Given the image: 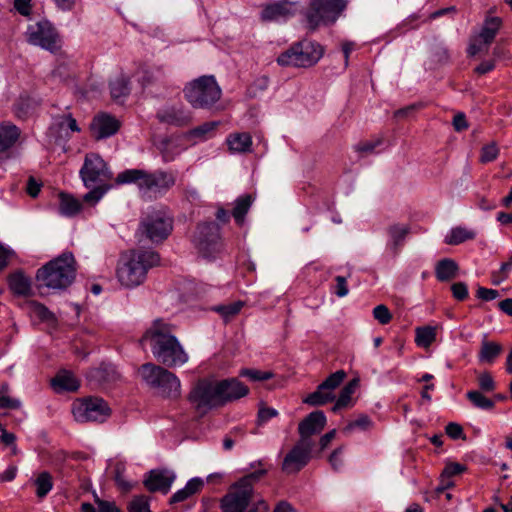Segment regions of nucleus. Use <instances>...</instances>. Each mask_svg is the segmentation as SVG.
<instances>
[{"label":"nucleus","mask_w":512,"mask_h":512,"mask_svg":"<svg viewBox=\"0 0 512 512\" xmlns=\"http://www.w3.org/2000/svg\"><path fill=\"white\" fill-rule=\"evenodd\" d=\"M143 339L150 340L153 355L165 366L183 365L188 360V355L173 335V327L161 319L153 322Z\"/></svg>","instance_id":"nucleus-1"},{"label":"nucleus","mask_w":512,"mask_h":512,"mask_svg":"<svg viewBox=\"0 0 512 512\" xmlns=\"http://www.w3.org/2000/svg\"><path fill=\"white\" fill-rule=\"evenodd\" d=\"M159 255L151 250L133 249L121 254L116 275L121 285L132 288L139 286L146 279L150 268L158 265Z\"/></svg>","instance_id":"nucleus-2"},{"label":"nucleus","mask_w":512,"mask_h":512,"mask_svg":"<svg viewBox=\"0 0 512 512\" xmlns=\"http://www.w3.org/2000/svg\"><path fill=\"white\" fill-rule=\"evenodd\" d=\"M79 174L84 186L91 189L83 196V201L86 203H97L112 188L109 182L113 179V173L102 157L96 153L85 156Z\"/></svg>","instance_id":"nucleus-3"},{"label":"nucleus","mask_w":512,"mask_h":512,"mask_svg":"<svg viewBox=\"0 0 512 512\" xmlns=\"http://www.w3.org/2000/svg\"><path fill=\"white\" fill-rule=\"evenodd\" d=\"M116 184L135 183L140 189L164 195L176 183V173L173 171L156 170L146 172L140 169H128L119 173Z\"/></svg>","instance_id":"nucleus-4"},{"label":"nucleus","mask_w":512,"mask_h":512,"mask_svg":"<svg viewBox=\"0 0 512 512\" xmlns=\"http://www.w3.org/2000/svg\"><path fill=\"white\" fill-rule=\"evenodd\" d=\"M75 259L71 253H63L38 269L36 278L40 285L52 289H65L75 279Z\"/></svg>","instance_id":"nucleus-5"},{"label":"nucleus","mask_w":512,"mask_h":512,"mask_svg":"<svg viewBox=\"0 0 512 512\" xmlns=\"http://www.w3.org/2000/svg\"><path fill=\"white\" fill-rule=\"evenodd\" d=\"M266 473L265 469L256 470L239 480L229 492L221 499L222 512H250L255 509L252 503L253 484Z\"/></svg>","instance_id":"nucleus-6"},{"label":"nucleus","mask_w":512,"mask_h":512,"mask_svg":"<svg viewBox=\"0 0 512 512\" xmlns=\"http://www.w3.org/2000/svg\"><path fill=\"white\" fill-rule=\"evenodd\" d=\"M183 94L193 108L211 109L220 100L222 90L214 76L204 75L188 82Z\"/></svg>","instance_id":"nucleus-7"},{"label":"nucleus","mask_w":512,"mask_h":512,"mask_svg":"<svg viewBox=\"0 0 512 512\" xmlns=\"http://www.w3.org/2000/svg\"><path fill=\"white\" fill-rule=\"evenodd\" d=\"M324 48L319 43L304 39L280 54L277 62L281 66L311 67L323 56Z\"/></svg>","instance_id":"nucleus-8"},{"label":"nucleus","mask_w":512,"mask_h":512,"mask_svg":"<svg viewBox=\"0 0 512 512\" xmlns=\"http://www.w3.org/2000/svg\"><path fill=\"white\" fill-rule=\"evenodd\" d=\"M139 373L151 387L157 388L168 397H176L180 392V381L175 374L152 363L143 364Z\"/></svg>","instance_id":"nucleus-9"},{"label":"nucleus","mask_w":512,"mask_h":512,"mask_svg":"<svg viewBox=\"0 0 512 512\" xmlns=\"http://www.w3.org/2000/svg\"><path fill=\"white\" fill-rule=\"evenodd\" d=\"M345 8V0H311L306 13L309 29L314 31L321 24L335 22Z\"/></svg>","instance_id":"nucleus-10"},{"label":"nucleus","mask_w":512,"mask_h":512,"mask_svg":"<svg viewBox=\"0 0 512 512\" xmlns=\"http://www.w3.org/2000/svg\"><path fill=\"white\" fill-rule=\"evenodd\" d=\"M25 35L29 44L39 46L52 53L57 52L61 48L62 40L58 31L46 19L29 24Z\"/></svg>","instance_id":"nucleus-11"},{"label":"nucleus","mask_w":512,"mask_h":512,"mask_svg":"<svg viewBox=\"0 0 512 512\" xmlns=\"http://www.w3.org/2000/svg\"><path fill=\"white\" fill-rule=\"evenodd\" d=\"M218 380L200 379L189 394L190 402L198 410L207 411L222 406Z\"/></svg>","instance_id":"nucleus-12"},{"label":"nucleus","mask_w":512,"mask_h":512,"mask_svg":"<svg viewBox=\"0 0 512 512\" xmlns=\"http://www.w3.org/2000/svg\"><path fill=\"white\" fill-rule=\"evenodd\" d=\"M192 242L202 256H214L221 249L219 226L214 222L198 224L193 233Z\"/></svg>","instance_id":"nucleus-13"},{"label":"nucleus","mask_w":512,"mask_h":512,"mask_svg":"<svg viewBox=\"0 0 512 512\" xmlns=\"http://www.w3.org/2000/svg\"><path fill=\"white\" fill-rule=\"evenodd\" d=\"M72 412L79 422H103L110 416L111 410L102 398L88 397L74 402Z\"/></svg>","instance_id":"nucleus-14"},{"label":"nucleus","mask_w":512,"mask_h":512,"mask_svg":"<svg viewBox=\"0 0 512 512\" xmlns=\"http://www.w3.org/2000/svg\"><path fill=\"white\" fill-rule=\"evenodd\" d=\"M345 377L346 373L343 370L332 373L317 387L316 391L304 399V403L311 406H321L333 401L335 398L334 391L340 386Z\"/></svg>","instance_id":"nucleus-15"},{"label":"nucleus","mask_w":512,"mask_h":512,"mask_svg":"<svg viewBox=\"0 0 512 512\" xmlns=\"http://www.w3.org/2000/svg\"><path fill=\"white\" fill-rule=\"evenodd\" d=\"M141 228L152 242H159L171 233L172 219L161 212H155L142 221Z\"/></svg>","instance_id":"nucleus-16"},{"label":"nucleus","mask_w":512,"mask_h":512,"mask_svg":"<svg viewBox=\"0 0 512 512\" xmlns=\"http://www.w3.org/2000/svg\"><path fill=\"white\" fill-rule=\"evenodd\" d=\"M311 451L312 441L299 440L285 456L282 470L287 474L299 472L310 461Z\"/></svg>","instance_id":"nucleus-17"},{"label":"nucleus","mask_w":512,"mask_h":512,"mask_svg":"<svg viewBox=\"0 0 512 512\" xmlns=\"http://www.w3.org/2000/svg\"><path fill=\"white\" fill-rule=\"evenodd\" d=\"M159 122L176 127L188 125L192 120L191 112L181 103L165 106L157 111Z\"/></svg>","instance_id":"nucleus-18"},{"label":"nucleus","mask_w":512,"mask_h":512,"mask_svg":"<svg viewBox=\"0 0 512 512\" xmlns=\"http://www.w3.org/2000/svg\"><path fill=\"white\" fill-rule=\"evenodd\" d=\"M326 422L327 419L323 411L311 412L299 423L300 441H311L310 437L320 433L324 429Z\"/></svg>","instance_id":"nucleus-19"},{"label":"nucleus","mask_w":512,"mask_h":512,"mask_svg":"<svg viewBox=\"0 0 512 512\" xmlns=\"http://www.w3.org/2000/svg\"><path fill=\"white\" fill-rule=\"evenodd\" d=\"M295 4L288 0L267 4L261 12L263 21H282L286 20L295 13Z\"/></svg>","instance_id":"nucleus-20"},{"label":"nucleus","mask_w":512,"mask_h":512,"mask_svg":"<svg viewBox=\"0 0 512 512\" xmlns=\"http://www.w3.org/2000/svg\"><path fill=\"white\" fill-rule=\"evenodd\" d=\"M222 406L228 402L245 397L249 393V388L237 378H228L218 381Z\"/></svg>","instance_id":"nucleus-21"},{"label":"nucleus","mask_w":512,"mask_h":512,"mask_svg":"<svg viewBox=\"0 0 512 512\" xmlns=\"http://www.w3.org/2000/svg\"><path fill=\"white\" fill-rule=\"evenodd\" d=\"M120 128V122L108 114H100L93 119L92 132L96 139H103L114 135Z\"/></svg>","instance_id":"nucleus-22"},{"label":"nucleus","mask_w":512,"mask_h":512,"mask_svg":"<svg viewBox=\"0 0 512 512\" xmlns=\"http://www.w3.org/2000/svg\"><path fill=\"white\" fill-rule=\"evenodd\" d=\"M174 479L175 476L166 471L152 470L144 480V485L150 492L159 491L166 494L170 490Z\"/></svg>","instance_id":"nucleus-23"},{"label":"nucleus","mask_w":512,"mask_h":512,"mask_svg":"<svg viewBox=\"0 0 512 512\" xmlns=\"http://www.w3.org/2000/svg\"><path fill=\"white\" fill-rule=\"evenodd\" d=\"M409 233V227L406 225L394 224L388 228L389 241L387 249L397 255L404 245V240Z\"/></svg>","instance_id":"nucleus-24"},{"label":"nucleus","mask_w":512,"mask_h":512,"mask_svg":"<svg viewBox=\"0 0 512 512\" xmlns=\"http://www.w3.org/2000/svg\"><path fill=\"white\" fill-rule=\"evenodd\" d=\"M20 136V129L10 123L5 122L0 124V153L10 149L18 140Z\"/></svg>","instance_id":"nucleus-25"},{"label":"nucleus","mask_w":512,"mask_h":512,"mask_svg":"<svg viewBox=\"0 0 512 512\" xmlns=\"http://www.w3.org/2000/svg\"><path fill=\"white\" fill-rule=\"evenodd\" d=\"M458 271V264L450 258L439 260L435 266V275L440 282H448L453 280L457 277Z\"/></svg>","instance_id":"nucleus-26"},{"label":"nucleus","mask_w":512,"mask_h":512,"mask_svg":"<svg viewBox=\"0 0 512 512\" xmlns=\"http://www.w3.org/2000/svg\"><path fill=\"white\" fill-rule=\"evenodd\" d=\"M503 346L494 341L484 340L478 353L480 363L492 365L496 359L502 354Z\"/></svg>","instance_id":"nucleus-27"},{"label":"nucleus","mask_w":512,"mask_h":512,"mask_svg":"<svg viewBox=\"0 0 512 512\" xmlns=\"http://www.w3.org/2000/svg\"><path fill=\"white\" fill-rule=\"evenodd\" d=\"M226 143L230 152L246 153L250 151L252 146V138L251 135L246 132L233 133L227 137Z\"/></svg>","instance_id":"nucleus-28"},{"label":"nucleus","mask_w":512,"mask_h":512,"mask_svg":"<svg viewBox=\"0 0 512 512\" xmlns=\"http://www.w3.org/2000/svg\"><path fill=\"white\" fill-rule=\"evenodd\" d=\"M502 21L499 17H490L486 19L481 32L478 35V40L482 41L485 45H490L501 27Z\"/></svg>","instance_id":"nucleus-29"},{"label":"nucleus","mask_w":512,"mask_h":512,"mask_svg":"<svg viewBox=\"0 0 512 512\" xmlns=\"http://www.w3.org/2000/svg\"><path fill=\"white\" fill-rule=\"evenodd\" d=\"M204 485V482L200 478H192L186 484L183 489L178 490L170 498V503H179L185 501L190 496L198 493Z\"/></svg>","instance_id":"nucleus-30"},{"label":"nucleus","mask_w":512,"mask_h":512,"mask_svg":"<svg viewBox=\"0 0 512 512\" xmlns=\"http://www.w3.org/2000/svg\"><path fill=\"white\" fill-rule=\"evenodd\" d=\"M30 313L33 317L39 319L41 322L46 323L49 327L55 328L57 326V318L45 305L33 301L29 304Z\"/></svg>","instance_id":"nucleus-31"},{"label":"nucleus","mask_w":512,"mask_h":512,"mask_svg":"<svg viewBox=\"0 0 512 512\" xmlns=\"http://www.w3.org/2000/svg\"><path fill=\"white\" fill-rule=\"evenodd\" d=\"M9 287L13 293L26 296L31 291V281L22 272H15L9 276Z\"/></svg>","instance_id":"nucleus-32"},{"label":"nucleus","mask_w":512,"mask_h":512,"mask_svg":"<svg viewBox=\"0 0 512 512\" xmlns=\"http://www.w3.org/2000/svg\"><path fill=\"white\" fill-rule=\"evenodd\" d=\"M79 381L69 371L59 372L52 380V386L66 391H76L79 388Z\"/></svg>","instance_id":"nucleus-33"},{"label":"nucleus","mask_w":512,"mask_h":512,"mask_svg":"<svg viewBox=\"0 0 512 512\" xmlns=\"http://www.w3.org/2000/svg\"><path fill=\"white\" fill-rule=\"evenodd\" d=\"M374 427V422L367 415H359L356 419L347 423L342 429V433L346 436L351 435L355 431H370Z\"/></svg>","instance_id":"nucleus-34"},{"label":"nucleus","mask_w":512,"mask_h":512,"mask_svg":"<svg viewBox=\"0 0 512 512\" xmlns=\"http://www.w3.org/2000/svg\"><path fill=\"white\" fill-rule=\"evenodd\" d=\"M60 204H59V210L62 215L65 216H74L76 215L82 207L81 202L74 198L73 196L65 193H61L59 195Z\"/></svg>","instance_id":"nucleus-35"},{"label":"nucleus","mask_w":512,"mask_h":512,"mask_svg":"<svg viewBox=\"0 0 512 512\" xmlns=\"http://www.w3.org/2000/svg\"><path fill=\"white\" fill-rule=\"evenodd\" d=\"M436 340V327L423 326L415 329V343L421 348H428Z\"/></svg>","instance_id":"nucleus-36"},{"label":"nucleus","mask_w":512,"mask_h":512,"mask_svg":"<svg viewBox=\"0 0 512 512\" xmlns=\"http://www.w3.org/2000/svg\"><path fill=\"white\" fill-rule=\"evenodd\" d=\"M253 199L251 195L245 194L240 196L235 201V206L232 210V216L234 217L237 224H242L244 221V217L249 211Z\"/></svg>","instance_id":"nucleus-37"},{"label":"nucleus","mask_w":512,"mask_h":512,"mask_svg":"<svg viewBox=\"0 0 512 512\" xmlns=\"http://www.w3.org/2000/svg\"><path fill=\"white\" fill-rule=\"evenodd\" d=\"M36 495L38 498H45L53 488V478L49 472L43 471L38 474L34 481Z\"/></svg>","instance_id":"nucleus-38"},{"label":"nucleus","mask_w":512,"mask_h":512,"mask_svg":"<svg viewBox=\"0 0 512 512\" xmlns=\"http://www.w3.org/2000/svg\"><path fill=\"white\" fill-rule=\"evenodd\" d=\"M219 123L215 121L206 122L199 125L188 132V137L197 140H206L211 138L216 131Z\"/></svg>","instance_id":"nucleus-39"},{"label":"nucleus","mask_w":512,"mask_h":512,"mask_svg":"<svg viewBox=\"0 0 512 512\" xmlns=\"http://www.w3.org/2000/svg\"><path fill=\"white\" fill-rule=\"evenodd\" d=\"M111 96L115 100H119L129 94V78L124 74L117 76L110 83Z\"/></svg>","instance_id":"nucleus-40"},{"label":"nucleus","mask_w":512,"mask_h":512,"mask_svg":"<svg viewBox=\"0 0 512 512\" xmlns=\"http://www.w3.org/2000/svg\"><path fill=\"white\" fill-rule=\"evenodd\" d=\"M466 397L471 402V404L476 408L482 410H492L495 407V401L487 398L481 391H468Z\"/></svg>","instance_id":"nucleus-41"},{"label":"nucleus","mask_w":512,"mask_h":512,"mask_svg":"<svg viewBox=\"0 0 512 512\" xmlns=\"http://www.w3.org/2000/svg\"><path fill=\"white\" fill-rule=\"evenodd\" d=\"M475 238V233L473 231L467 230L462 227L453 228L450 234L446 238V243L450 245H458L460 243L465 242L466 240H471Z\"/></svg>","instance_id":"nucleus-42"},{"label":"nucleus","mask_w":512,"mask_h":512,"mask_svg":"<svg viewBox=\"0 0 512 512\" xmlns=\"http://www.w3.org/2000/svg\"><path fill=\"white\" fill-rule=\"evenodd\" d=\"M243 305L244 303L242 301H236L226 305L217 306L214 310L227 321L231 317L237 315L241 311Z\"/></svg>","instance_id":"nucleus-43"},{"label":"nucleus","mask_w":512,"mask_h":512,"mask_svg":"<svg viewBox=\"0 0 512 512\" xmlns=\"http://www.w3.org/2000/svg\"><path fill=\"white\" fill-rule=\"evenodd\" d=\"M160 150L164 162L173 161L175 157L179 155L181 152V149L177 146V144L169 139L161 143Z\"/></svg>","instance_id":"nucleus-44"},{"label":"nucleus","mask_w":512,"mask_h":512,"mask_svg":"<svg viewBox=\"0 0 512 512\" xmlns=\"http://www.w3.org/2000/svg\"><path fill=\"white\" fill-rule=\"evenodd\" d=\"M477 384L479 387L478 391L481 392H493L497 387L492 374L488 371L482 372L477 376Z\"/></svg>","instance_id":"nucleus-45"},{"label":"nucleus","mask_w":512,"mask_h":512,"mask_svg":"<svg viewBox=\"0 0 512 512\" xmlns=\"http://www.w3.org/2000/svg\"><path fill=\"white\" fill-rule=\"evenodd\" d=\"M125 466L122 463H117L114 469V481L117 487L124 493L129 492L133 485L124 479L123 473Z\"/></svg>","instance_id":"nucleus-46"},{"label":"nucleus","mask_w":512,"mask_h":512,"mask_svg":"<svg viewBox=\"0 0 512 512\" xmlns=\"http://www.w3.org/2000/svg\"><path fill=\"white\" fill-rule=\"evenodd\" d=\"M9 386L3 384L0 389V408L1 409H17L20 407V401L8 396Z\"/></svg>","instance_id":"nucleus-47"},{"label":"nucleus","mask_w":512,"mask_h":512,"mask_svg":"<svg viewBox=\"0 0 512 512\" xmlns=\"http://www.w3.org/2000/svg\"><path fill=\"white\" fill-rule=\"evenodd\" d=\"M127 508L128 512H151L148 498L144 495L135 496Z\"/></svg>","instance_id":"nucleus-48"},{"label":"nucleus","mask_w":512,"mask_h":512,"mask_svg":"<svg viewBox=\"0 0 512 512\" xmlns=\"http://www.w3.org/2000/svg\"><path fill=\"white\" fill-rule=\"evenodd\" d=\"M352 394H353V388L350 385L344 387L342 389L336 403L332 407V411L337 412L340 409L350 406Z\"/></svg>","instance_id":"nucleus-49"},{"label":"nucleus","mask_w":512,"mask_h":512,"mask_svg":"<svg viewBox=\"0 0 512 512\" xmlns=\"http://www.w3.org/2000/svg\"><path fill=\"white\" fill-rule=\"evenodd\" d=\"M499 155V148L496 143L492 142L482 147L480 153V162L489 163L494 161Z\"/></svg>","instance_id":"nucleus-50"},{"label":"nucleus","mask_w":512,"mask_h":512,"mask_svg":"<svg viewBox=\"0 0 512 512\" xmlns=\"http://www.w3.org/2000/svg\"><path fill=\"white\" fill-rule=\"evenodd\" d=\"M239 375L242 377H247L251 381H266L272 377L271 372L256 369H242Z\"/></svg>","instance_id":"nucleus-51"},{"label":"nucleus","mask_w":512,"mask_h":512,"mask_svg":"<svg viewBox=\"0 0 512 512\" xmlns=\"http://www.w3.org/2000/svg\"><path fill=\"white\" fill-rule=\"evenodd\" d=\"M373 316L382 325L388 324L392 319V314L388 307L383 304L377 305L373 309Z\"/></svg>","instance_id":"nucleus-52"},{"label":"nucleus","mask_w":512,"mask_h":512,"mask_svg":"<svg viewBox=\"0 0 512 512\" xmlns=\"http://www.w3.org/2000/svg\"><path fill=\"white\" fill-rule=\"evenodd\" d=\"M465 466L456 462L449 463L445 466L441 477L443 478V481L445 479H450L453 476L460 475L465 471Z\"/></svg>","instance_id":"nucleus-53"},{"label":"nucleus","mask_w":512,"mask_h":512,"mask_svg":"<svg viewBox=\"0 0 512 512\" xmlns=\"http://www.w3.org/2000/svg\"><path fill=\"white\" fill-rule=\"evenodd\" d=\"M451 291L453 297L458 301H464L468 298V287L464 282L452 284Z\"/></svg>","instance_id":"nucleus-54"},{"label":"nucleus","mask_w":512,"mask_h":512,"mask_svg":"<svg viewBox=\"0 0 512 512\" xmlns=\"http://www.w3.org/2000/svg\"><path fill=\"white\" fill-rule=\"evenodd\" d=\"M445 431H446V434L451 439H454V440L465 439V434H464L463 428L461 425H459L457 423L451 422V423L447 424Z\"/></svg>","instance_id":"nucleus-55"},{"label":"nucleus","mask_w":512,"mask_h":512,"mask_svg":"<svg viewBox=\"0 0 512 512\" xmlns=\"http://www.w3.org/2000/svg\"><path fill=\"white\" fill-rule=\"evenodd\" d=\"M347 280L343 276L335 277L334 293L338 297H344L348 294Z\"/></svg>","instance_id":"nucleus-56"},{"label":"nucleus","mask_w":512,"mask_h":512,"mask_svg":"<svg viewBox=\"0 0 512 512\" xmlns=\"http://www.w3.org/2000/svg\"><path fill=\"white\" fill-rule=\"evenodd\" d=\"M489 48V45H485L482 43V41L478 40V36L474 37L469 45L468 48V54L470 56H474L480 52H487Z\"/></svg>","instance_id":"nucleus-57"},{"label":"nucleus","mask_w":512,"mask_h":512,"mask_svg":"<svg viewBox=\"0 0 512 512\" xmlns=\"http://www.w3.org/2000/svg\"><path fill=\"white\" fill-rule=\"evenodd\" d=\"M512 270V253L510 260L501 264L499 272V279L494 281V285H499L501 282L508 278L510 271Z\"/></svg>","instance_id":"nucleus-58"},{"label":"nucleus","mask_w":512,"mask_h":512,"mask_svg":"<svg viewBox=\"0 0 512 512\" xmlns=\"http://www.w3.org/2000/svg\"><path fill=\"white\" fill-rule=\"evenodd\" d=\"M381 143H382L381 139L361 142L356 146V150L361 153H371Z\"/></svg>","instance_id":"nucleus-59"},{"label":"nucleus","mask_w":512,"mask_h":512,"mask_svg":"<svg viewBox=\"0 0 512 512\" xmlns=\"http://www.w3.org/2000/svg\"><path fill=\"white\" fill-rule=\"evenodd\" d=\"M499 296L497 290L489 289L485 287H479L477 289V297L483 301H491L496 299Z\"/></svg>","instance_id":"nucleus-60"},{"label":"nucleus","mask_w":512,"mask_h":512,"mask_svg":"<svg viewBox=\"0 0 512 512\" xmlns=\"http://www.w3.org/2000/svg\"><path fill=\"white\" fill-rule=\"evenodd\" d=\"M95 502L100 512H120L114 502L101 500L98 497H96Z\"/></svg>","instance_id":"nucleus-61"},{"label":"nucleus","mask_w":512,"mask_h":512,"mask_svg":"<svg viewBox=\"0 0 512 512\" xmlns=\"http://www.w3.org/2000/svg\"><path fill=\"white\" fill-rule=\"evenodd\" d=\"M31 0H14V8L23 16H28L31 10Z\"/></svg>","instance_id":"nucleus-62"},{"label":"nucleus","mask_w":512,"mask_h":512,"mask_svg":"<svg viewBox=\"0 0 512 512\" xmlns=\"http://www.w3.org/2000/svg\"><path fill=\"white\" fill-rule=\"evenodd\" d=\"M453 127L456 131H464L468 128V123L465 114L458 113L453 118Z\"/></svg>","instance_id":"nucleus-63"},{"label":"nucleus","mask_w":512,"mask_h":512,"mask_svg":"<svg viewBox=\"0 0 512 512\" xmlns=\"http://www.w3.org/2000/svg\"><path fill=\"white\" fill-rule=\"evenodd\" d=\"M41 189V185L33 178L29 177L26 186V192L29 196L35 198L38 196Z\"/></svg>","instance_id":"nucleus-64"}]
</instances>
